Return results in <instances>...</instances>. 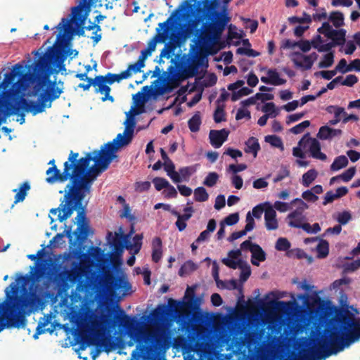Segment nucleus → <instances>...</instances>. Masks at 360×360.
<instances>
[{
  "label": "nucleus",
  "instance_id": "nucleus-1",
  "mask_svg": "<svg viewBox=\"0 0 360 360\" xmlns=\"http://www.w3.org/2000/svg\"><path fill=\"white\" fill-rule=\"evenodd\" d=\"M117 150L111 144L105 143L100 150L86 153L78 159L79 153L70 152L68 160L64 163L63 172L53 166L46 171V181L49 184L63 183L67 184L68 202L77 205L81 199L91 192V186L96 178L105 171L112 160L117 157Z\"/></svg>",
  "mask_w": 360,
  "mask_h": 360
},
{
  "label": "nucleus",
  "instance_id": "nucleus-2",
  "mask_svg": "<svg viewBox=\"0 0 360 360\" xmlns=\"http://www.w3.org/2000/svg\"><path fill=\"white\" fill-rule=\"evenodd\" d=\"M30 279L21 276L18 282H12L6 289V300L0 303V332L5 328H24L25 316L42 310L48 292L39 284L32 283L29 288Z\"/></svg>",
  "mask_w": 360,
  "mask_h": 360
},
{
  "label": "nucleus",
  "instance_id": "nucleus-3",
  "mask_svg": "<svg viewBox=\"0 0 360 360\" xmlns=\"http://www.w3.org/2000/svg\"><path fill=\"white\" fill-rule=\"evenodd\" d=\"M114 319L115 322L105 317L102 320L108 326L116 323L137 344L131 354V360H144L148 356L165 348L168 344L169 335L165 330L159 328L148 332L140 328L136 318L127 315L119 307L114 311Z\"/></svg>",
  "mask_w": 360,
  "mask_h": 360
},
{
  "label": "nucleus",
  "instance_id": "nucleus-4",
  "mask_svg": "<svg viewBox=\"0 0 360 360\" xmlns=\"http://www.w3.org/2000/svg\"><path fill=\"white\" fill-rule=\"evenodd\" d=\"M66 55L64 49L60 46L49 48L44 54L32 65L28 67L29 72L22 74L19 72L18 80L12 84L8 90L4 91L0 95V101L4 103L11 102L12 99L20 98V91L26 90L34 81L44 82L53 72V68L58 69V72L66 71L64 61Z\"/></svg>",
  "mask_w": 360,
  "mask_h": 360
},
{
  "label": "nucleus",
  "instance_id": "nucleus-5",
  "mask_svg": "<svg viewBox=\"0 0 360 360\" xmlns=\"http://www.w3.org/2000/svg\"><path fill=\"white\" fill-rule=\"evenodd\" d=\"M209 18L212 20L213 22L204 23L200 29H198V25L202 20V16L197 15L193 18L188 19L185 24L181 25L182 28L179 35L184 39L188 38L192 34L197 36L205 32L207 26L210 27L214 32H217L219 35L230 21V18L226 11L220 13L214 12Z\"/></svg>",
  "mask_w": 360,
  "mask_h": 360
},
{
  "label": "nucleus",
  "instance_id": "nucleus-6",
  "mask_svg": "<svg viewBox=\"0 0 360 360\" xmlns=\"http://www.w3.org/2000/svg\"><path fill=\"white\" fill-rule=\"evenodd\" d=\"M76 325L79 330L81 349H84L85 345H104V330L105 329L99 322L91 320V318L82 314L76 320Z\"/></svg>",
  "mask_w": 360,
  "mask_h": 360
},
{
  "label": "nucleus",
  "instance_id": "nucleus-7",
  "mask_svg": "<svg viewBox=\"0 0 360 360\" xmlns=\"http://www.w3.org/2000/svg\"><path fill=\"white\" fill-rule=\"evenodd\" d=\"M68 189H65L64 198L61 200V202L58 207L52 208L50 210V213L52 214H58V219L63 222L69 217H71L75 210L77 211V215L75 217V221L77 224L79 223H88L86 215V204L82 205V200L81 199L77 205L75 206V203H70L68 202Z\"/></svg>",
  "mask_w": 360,
  "mask_h": 360
},
{
  "label": "nucleus",
  "instance_id": "nucleus-8",
  "mask_svg": "<svg viewBox=\"0 0 360 360\" xmlns=\"http://www.w3.org/2000/svg\"><path fill=\"white\" fill-rule=\"evenodd\" d=\"M132 286L126 275L111 276L103 283V289L111 297L118 300L132 292Z\"/></svg>",
  "mask_w": 360,
  "mask_h": 360
},
{
  "label": "nucleus",
  "instance_id": "nucleus-9",
  "mask_svg": "<svg viewBox=\"0 0 360 360\" xmlns=\"http://www.w3.org/2000/svg\"><path fill=\"white\" fill-rule=\"evenodd\" d=\"M8 108L9 112L12 114H18V111L21 109L30 112L33 115L41 113L44 111L48 105L46 102L39 101L36 103L34 101H27L25 98L20 97L17 99H12L8 103H4Z\"/></svg>",
  "mask_w": 360,
  "mask_h": 360
},
{
  "label": "nucleus",
  "instance_id": "nucleus-10",
  "mask_svg": "<svg viewBox=\"0 0 360 360\" xmlns=\"http://www.w3.org/2000/svg\"><path fill=\"white\" fill-rule=\"evenodd\" d=\"M181 16V11L176 10L165 22L159 23V27L156 29L158 34L148 42V47L146 49L151 53L155 49L157 42H163L167 38L169 30L176 25V19Z\"/></svg>",
  "mask_w": 360,
  "mask_h": 360
},
{
  "label": "nucleus",
  "instance_id": "nucleus-11",
  "mask_svg": "<svg viewBox=\"0 0 360 360\" xmlns=\"http://www.w3.org/2000/svg\"><path fill=\"white\" fill-rule=\"evenodd\" d=\"M171 300L174 302V304H159L151 311L149 316V322L151 324L160 325L164 323L168 317L179 315L176 308L180 307L182 302Z\"/></svg>",
  "mask_w": 360,
  "mask_h": 360
},
{
  "label": "nucleus",
  "instance_id": "nucleus-12",
  "mask_svg": "<svg viewBox=\"0 0 360 360\" xmlns=\"http://www.w3.org/2000/svg\"><path fill=\"white\" fill-rule=\"evenodd\" d=\"M125 129L123 134H118L117 137L112 141L108 142L117 151L120 148L129 145L133 139L134 128L136 125L135 119L133 116L127 114V119L124 122Z\"/></svg>",
  "mask_w": 360,
  "mask_h": 360
},
{
  "label": "nucleus",
  "instance_id": "nucleus-13",
  "mask_svg": "<svg viewBox=\"0 0 360 360\" xmlns=\"http://www.w3.org/2000/svg\"><path fill=\"white\" fill-rule=\"evenodd\" d=\"M299 145L304 146V150L309 151L313 158L322 161L327 159L326 155L321 151L320 142L316 139L311 137L309 133L303 136L299 141Z\"/></svg>",
  "mask_w": 360,
  "mask_h": 360
},
{
  "label": "nucleus",
  "instance_id": "nucleus-14",
  "mask_svg": "<svg viewBox=\"0 0 360 360\" xmlns=\"http://www.w3.org/2000/svg\"><path fill=\"white\" fill-rule=\"evenodd\" d=\"M193 62L190 60L181 64V72L186 75V77L191 78L198 74L199 68L201 67H207V60L198 54L193 56Z\"/></svg>",
  "mask_w": 360,
  "mask_h": 360
},
{
  "label": "nucleus",
  "instance_id": "nucleus-15",
  "mask_svg": "<svg viewBox=\"0 0 360 360\" xmlns=\"http://www.w3.org/2000/svg\"><path fill=\"white\" fill-rule=\"evenodd\" d=\"M68 281L70 282V270L65 269L56 273L53 283L55 285L58 294L66 292L69 288Z\"/></svg>",
  "mask_w": 360,
  "mask_h": 360
},
{
  "label": "nucleus",
  "instance_id": "nucleus-16",
  "mask_svg": "<svg viewBox=\"0 0 360 360\" xmlns=\"http://www.w3.org/2000/svg\"><path fill=\"white\" fill-rule=\"evenodd\" d=\"M63 92V89L58 86H56L55 82L50 83L44 91L41 93L39 97V101L42 102L49 101V104L47 105L48 108L51 106V103L60 97Z\"/></svg>",
  "mask_w": 360,
  "mask_h": 360
},
{
  "label": "nucleus",
  "instance_id": "nucleus-17",
  "mask_svg": "<svg viewBox=\"0 0 360 360\" xmlns=\"http://www.w3.org/2000/svg\"><path fill=\"white\" fill-rule=\"evenodd\" d=\"M285 295V292H281L279 296L274 292H270L268 295H266L265 299H269V296H272L274 298V300L269 301V304L270 306H272L274 307L275 309L277 310H283L285 311H291L292 309V307L295 306V302H285V301H277V299L278 297H283Z\"/></svg>",
  "mask_w": 360,
  "mask_h": 360
},
{
  "label": "nucleus",
  "instance_id": "nucleus-18",
  "mask_svg": "<svg viewBox=\"0 0 360 360\" xmlns=\"http://www.w3.org/2000/svg\"><path fill=\"white\" fill-rule=\"evenodd\" d=\"M130 238V233L122 236L124 247L126 249L133 251L134 254H138L141 248L143 236L141 234H136L132 238V242Z\"/></svg>",
  "mask_w": 360,
  "mask_h": 360
},
{
  "label": "nucleus",
  "instance_id": "nucleus-19",
  "mask_svg": "<svg viewBox=\"0 0 360 360\" xmlns=\"http://www.w3.org/2000/svg\"><path fill=\"white\" fill-rule=\"evenodd\" d=\"M229 131L226 129L221 130H210L209 139L211 145L215 148H220L222 144L227 140Z\"/></svg>",
  "mask_w": 360,
  "mask_h": 360
},
{
  "label": "nucleus",
  "instance_id": "nucleus-20",
  "mask_svg": "<svg viewBox=\"0 0 360 360\" xmlns=\"http://www.w3.org/2000/svg\"><path fill=\"white\" fill-rule=\"evenodd\" d=\"M106 84H108L106 82V79L102 75L96 76L94 79H93V86L98 87V89H96V92H100L101 94H105V97H103L102 100L103 101L106 100L113 101V97L110 96V88L106 85Z\"/></svg>",
  "mask_w": 360,
  "mask_h": 360
},
{
  "label": "nucleus",
  "instance_id": "nucleus-21",
  "mask_svg": "<svg viewBox=\"0 0 360 360\" xmlns=\"http://www.w3.org/2000/svg\"><path fill=\"white\" fill-rule=\"evenodd\" d=\"M23 68V65L20 63L14 65L11 71L5 74L4 79L0 84V89H4V91L7 90L6 88L10 84H13V82L14 81L15 77L18 76L19 72H20Z\"/></svg>",
  "mask_w": 360,
  "mask_h": 360
},
{
  "label": "nucleus",
  "instance_id": "nucleus-22",
  "mask_svg": "<svg viewBox=\"0 0 360 360\" xmlns=\"http://www.w3.org/2000/svg\"><path fill=\"white\" fill-rule=\"evenodd\" d=\"M264 221L265 226L267 230H276L278 229V222L276 219V212L273 209L272 206L269 208H266L264 212Z\"/></svg>",
  "mask_w": 360,
  "mask_h": 360
},
{
  "label": "nucleus",
  "instance_id": "nucleus-23",
  "mask_svg": "<svg viewBox=\"0 0 360 360\" xmlns=\"http://www.w3.org/2000/svg\"><path fill=\"white\" fill-rule=\"evenodd\" d=\"M342 133L341 129H333L327 125L320 127L317 134V137L321 140H329L333 138L341 135Z\"/></svg>",
  "mask_w": 360,
  "mask_h": 360
},
{
  "label": "nucleus",
  "instance_id": "nucleus-24",
  "mask_svg": "<svg viewBox=\"0 0 360 360\" xmlns=\"http://www.w3.org/2000/svg\"><path fill=\"white\" fill-rule=\"evenodd\" d=\"M312 47L317 49L319 52H332L331 49L335 47L332 41L325 42L320 35H316L312 39Z\"/></svg>",
  "mask_w": 360,
  "mask_h": 360
},
{
  "label": "nucleus",
  "instance_id": "nucleus-25",
  "mask_svg": "<svg viewBox=\"0 0 360 360\" xmlns=\"http://www.w3.org/2000/svg\"><path fill=\"white\" fill-rule=\"evenodd\" d=\"M296 58H292V62L297 68H301L304 70H309L311 68L313 64L309 57L303 55L299 52H295L293 54Z\"/></svg>",
  "mask_w": 360,
  "mask_h": 360
},
{
  "label": "nucleus",
  "instance_id": "nucleus-26",
  "mask_svg": "<svg viewBox=\"0 0 360 360\" xmlns=\"http://www.w3.org/2000/svg\"><path fill=\"white\" fill-rule=\"evenodd\" d=\"M124 235V234H118L115 233V236H113L112 232L108 233V242L115 251H121L122 250L123 246H124L122 238V236H123Z\"/></svg>",
  "mask_w": 360,
  "mask_h": 360
},
{
  "label": "nucleus",
  "instance_id": "nucleus-27",
  "mask_svg": "<svg viewBox=\"0 0 360 360\" xmlns=\"http://www.w3.org/2000/svg\"><path fill=\"white\" fill-rule=\"evenodd\" d=\"M198 36V45L201 48L205 49H210L217 41L218 36L215 35L214 32H212L207 35H202L200 34Z\"/></svg>",
  "mask_w": 360,
  "mask_h": 360
},
{
  "label": "nucleus",
  "instance_id": "nucleus-28",
  "mask_svg": "<svg viewBox=\"0 0 360 360\" xmlns=\"http://www.w3.org/2000/svg\"><path fill=\"white\" fill-rule=\"evenodd\" d=\"M254 247L255 248L251 250V262L254 266H259L260 262L266 259V253L259 245Z\"/></svg>",
  "mask_w": 360,
  "mask_h": 360
},
{
  "label": "nucleus",
  "instance_id": "nucleus-29",
  "mask_svg": "<svg viewBox=\"0 0 360 360\" xmlns=\"http://www.w3.org/2000/svg\"><path fill=\"white\" fill-rule=\"evenodd\" d=\"M162 240L159 237H155L152 241V260L158 263L162 258Z\"/></svg>",
  "mask_w": 360,
  "mask_h": 360
},
{
  "label": "nucleus",
  "instance_id": "nucleus-30",
  "mask_svg": "<svg viewBox=\"0 0 360 360\" xmlns=\"http://www.w3.org/2000/svg\"><path fill=\"white\" fill-rule=\"evenodd\" d=\"M84 276L83 269L81 267L79 262H73L72 264V269L70 270V283H75L81 280Z\"/></svg>",
  "mask_w": 360,
  "mask_h": 360
},
{
  "label": "nucleus",
  "instance_id": "nucleus-31",
  "mask_svg": "<svg viewBox=\"0 0 360 360\" xmlns=\"http://www.w3.org/2000/svg\"><path fill=\"white\" fill-rule=\"evenodd\" d=\"M245 152L251 153L255 158L257 157L258 151L260 150V145L258 139L255 137H250L245 141Z\"/></svg>",
  "mask_w": 360,
  "mask_h": 360
},
{
  "label": "nucleus",
  "instance_id": "nucleus-32",
  "mask_svg": "<svg viewBox=\"0 0 360 360\" xmlns=\"http://www.w3.org/2000/svg\"><path fill=\"white\" fill-rule=\"evenodd\" d=\"M89 231L90 227L88 223H79L73 234L75 236L76 240L80 242L88 236Z\"/></svg>",
  "mask_w": 360,
  "mask_h": 360
},
{
  "label": "nucleus",
  "instance_id": "nucleus-33",
  "mask_svg": "<svg viewBox=\"0 0 360 360\" xmlns=\"http://www.w3.org/2000/svg\"><path fill=\"white\" fill-rule=\"evenodd\" d=\"M30 189V185L28 181L22 183L19 188L14 189L13 192L16 193L15 195V203L22 202Z\"/></svg>",
  "mask_w": 360,
  "mask_h": 360
},
{
  "label": "nucleus",
  "instance_id": "nucleus-34",
  "mask_svg": "<svg viewBox=\"0 0 360 360\" xmlns=\"http://www.w3.org/2000/svg\"><path fill=\"white\" fill-rule=\"evenodd\" d=\"M326 110L328 113H333L336 115V119L329 121L330 125H335L341 120L342 114H346L345 109L342 107L337 105H329L327 107Z\"/></svg>",
  "mask_w": 360,
  "mask_h": 360
},
{
  "label": "nucleus",
  "instance_id": "nucleus-35",
  "mask_svg": "<svg viewBox=\"0 0 360 360\" xmlns=\"http://www.w3.org/2000/svg\"><path fill=\"white\" fill-rule=\"evenodd\" d=\"M346 30L345 29L335 30L330 36L334 46H341L345 43Z\"/></svg>",
  "mask_w": 360,
  "mask_h": 360
},
{
  "label": "nucleus",
  "instance_id": "nucleus-36",
  "mask_svg": "<svg viewBox=\"0 0 360 360\" xmlns=\"http://www.w3.org/2000/svg\"><path fill=\"white\" fill-rule=\"evenodd\" d=\"M328 20L331 22L333 26L336 28H340L344 25V15L342 13L338 11H333L330 13L328 17Z\"/></svg>",
  "mask_w": 360,
  "mask_h": 360
},
{
  "label": "nucleus",
  "instance_id": "nucleus-37",
  "mask_svg": "<svg viewBox=\"0 0 360 360\" xmlns=\"http://www.w3.org/2000/svg\"><path fill=\"white\" fill-rule=\"evenodd\" d=\"M267 76L270 79V84L274 86L283 85L286 82V80L280 77V75L276 69H269L267 70Z\"/></svg>",
  "mask_w": 360,
  "mask_h": 360
},
{
  "label": "nucleus",
  "instance_id": "nucleus-38",
  "mask_svg": "<svg viewBox=\"0 0 360 360\" xmlns=\"http://www.w3.org/2000/svg\"><path fill=\"white\" fill-rule=\"evenodd\" d=\"M198 269V265L191 260L186 261L179 269V275L184 277L195 271Z\"/></svg>",
  "mask_w": 360,
  "mask_h": 360
},
{
  "label": "nucleus",
  "instance_id": "nucleus-39",
  "mask_svg": "<svg viewBox=\"0 0 360 360\" xmlns=\"http://www.w3.org/2000/svg\"><path fill=\"white\" fill-rule=\"evenodd\" d=\"M318 172L314 169H311L302 175V184L304 187H309L316 179Z\"/></svg>",
  "mask_w": 360,
  "mask_h": 360
},
{
  "label": "nucleus",
  "instance_id": "nucleus-40",
  "mask_svg": "<svg viewBox=\"0 0 360 360\" xmlns=\"http://www.w3.org/2000/svg\"><path fill=\"white\" fill-rule=\"evenodd\" d=\"M316 251L319 258H325L329 252V243L326 240L320 239L316 245Z\"/></svg>",
  "mask_w": 360,
  "mask_h": 360
},
{
  "label": "nucleus",
  "instance_id": "nucleus-41",
  "mask_svg": "<svg viewBox=\"0 0 360 360\" xmlns=\"http://www.w3.org/2000/svg\"><path fill=\"white\" fill-rule=\"evenodd\" d=\"M348 165V159L345 155H340L335 158L330 165L332 171H338Z\"/></svg>",
  "mask_w": 360,
  "mask_h": 360
},
{
  "label": "nucleus",
  "instance_id": "nucleus-42",
  "mask_svg": "<svg viewBox=\"0 0 360 360\" xmlns=\"http://www.w3.org/2000/svg\"><path fill=\"white\" fill-rule=\"evenodd\" d=\"M201 118L198 112L195 113L188 120V128L192 132H197L200 129Z\"/></svg>",
  "mask_w": 360,
  "mask_h": 360
},
{
  "label": "nucleus",
  "instance_id": "nucleus-43",
  "mask_svg": "<svg viewBox=\"0 0 360 360\" xmlns=\"http://www.w3.org/2000/svg\"><path fill=\"white\" fill-rule=\"evenodd\" d=\"M198 165H191L188 167H181L179 169V172L182 179L188 181L190 176L197 171Z\"/></svg>",
  "mask_w": 360,
  "mask_h": 360
},
{
  "label": "nucleus",
  "instance_id": "nucleus-44",
  "mask_svg": "<svg viewBox=\"0 0 360 360\" xmlns=\"http://www.w3.org/2000/svg\"><path fill=\"white\" fill-rule=\"evenodd\" d=\"M208 198L209 195L204 187L200 186L194 190V199L195 201L200 202H205Z\"/></svg>",
  "mask_w": 360,
  "mask_h": 360
},
{
  "label": "nucleus",
  "instance_id": "nucleus-45",
  "mask_svg": "<svg viewBox=\"0 0 360 360\" xmlns=\"http://www.w3.org/2000/svg\"><path fill=\"white\" fill-rule=\"evenodd\" d=\"M272 205L269 202L260 203L253 207L251 215L256 219H260L264 211V207L269 208Z\"/></svg>",
  "mask_w": 360,
  "mask_h": 360
},
{
  "label": "nucleus",
  "instance_id": "nucleus-46",
  "mask_svg": "<svg viewBox=\"0 0 360 360\" xmlns=\"http://www.w3.org/2000/svg\"><path fill=\"white\" fill-rule=\"evenodd\" d=\"M334 63V53L329 52L326 53L323 60L319 63V68H328L332 66Z\"/></svg>",
  "mask_w": 360,
  "mask_h": 360
},
{
  "label": "nucleus",
  "instance_id": "nucleus-47",
  "mask_svg": "<svg viewBox=\"0 0 360 360\" xmlns=\"http://www.w3.org/2000/svg\"><path fill=\"white\" fill-rule=\"evenodd\" d=\"M72 229L70 226L67 227V229L64 231L63 233H57L51 240V243L52 244H59L60 241L63 240L65 236H66L70 240H72Z\"/></svg>",
  "mask_w": 360,
  "mask_h": 360
},
{
  "label": "nucleus",
  "instance_id": "nucleus-48",
  "mask_svg": "<svg viewBox=\"0 0 360 360\" xmlns=\"http://www.w3.org/2000/svg\"><path fill=\"white\" fill-rule=\"evenodd\" d=\"M262 111L265 112V115H269L270 118H275L278 115L275 104L272 102L265 103L262 108Z\"/></svg>",
  "mask_w": 360,
  "mask_h": 360
},
{
  "label": "nucleus",
  "instance_id": "nucleus-49",
  "mask_svg": "<svg viewBox=\"0 0 360 360\" xmlns=\"http://www.w3.org/2000/svg\"><path fill=\"white\" fill-rule=\"evenodd\" d=\"M223 264H224L228 267L236 269L237 268H242L244 266L245 262L241 259H230L229 258H224L222 259Z\"/></svg>",
  "mask_w": 360,
  "mask_h": 360
},
{
  "label": "nucleus",
  "instance_id": "nucleus-50",
  "mask_svg": "<svg viewBox=\"0 0 360 360\" xmlns=\"http://www.w3.org/2000/svg\"><path fill=\"white\" fill-rule=\"evenodd\" d=\"M224 105H218L214 112V120L216 123H220L225 120Z\"/></svg>",
  "mask_w": 360,
  "mask_h": 360
},
{
  "label": "nucleus",
  "instance_id": "nucleus-51",
  "mask_svg": "<svg viewBox=\"0 0 360 360\" xmlns=\"http://www.w3.org/2000/svg\"><path fill=\"white\" fill-rule=\"evenodd\" d=\"M219 179V174L215 172L208 173L203 181V184L207 187L214 186Z\"/></svg>",
  "mask_w": 360,
  "mask_h": 360
},
{
  "label": "nucleus",
  "instance_id": "nucleus-52",
  "mask_svg": "<svg viewBox=\"0 0 360 360\" xmlns=\"http://www.w3.org/2000/svg\"><path fill=\"white\" fill-rule=\"evenodd\" d=\"M290 246L291 244L287 238L281 237L276 240L275 248L278 251H286Z\"/></svg>",
  "mask_w": 360,
  "mask_h": 360
},
{
  "label": "nucleus",
  "instance_id": "nucleus-53",
  "mask_svg": "<svg viewBox=\"0 0 360 360\" xmlns=\"http://www.w3.org/2000/svg\"><path fill=\"white\" fill-rule=\"evenodd\" d=\"M184 299V303L186 307L191 309H196L199 307L200 300L198 297H195L194 292H193L191 297H188L186 295H185Z\"/></svg>",
  "mask_w": 360,
  "mask_h": 360
},
{
  "label": "nucleus",
  "instance_id": "nucleus-54",
  "mask_svg": "<svg viewBox=\"0 0 360 360\" xmlns=\"http://www.w3.org/2000/svg\"><path fill=\"white\" fill-rule=\"evenodd\" d=\"M334 30L335 29H333L330 22L327 21L323 22L322 25L318 28V32L327 37H330Z\"/></svg>",
  "mask_w": 360,
  "mask_h": 360
},
{
  "label": "nucleus",
  "instance_id": "nucleus-55",
  "mask_svg": "<svg viewBox=\"0 0 360 360\" xmlns=\"http://www.w3.org/2000/svg\"><path fill=\"white\" fill-rule=\"evenodd\" d=\"M264 140L274 147L283 148L281 139L276 135H267L265 136Z\"/></svg>",
  "mask_w": 360,
  "mask_h": 360
},
{
  "label": "nucleus",
  "instance_id": "nucleus-56",
  "mask_svg": "<svg viewBox=\"0 0 360 360\" xmlns=\"http://www.w3.org/2000/svg\"><path fill=\"white\" fill-rule=\"evenodd\" d=\"M352 219V214L349 211H343L338 214L336 220L340 225H345Z\"/></svg>",
  "mask_w": 360,
  "mask_h": 360
},
{
  "label": "nucleus",
  "instance_id": "nucleus-57",
  "mask_svg": "<svg viewBox=\"0 0 360 360\" xmlns=\"http://www.w3.org/2000/svg\"><path fill=\"white\" fill-rule=\"evenodd\" d=\"M153 183L154 184L155 189L158 191L169 186V181L167 179L162 177L154 178L153 179Z\"/></svg>",
  "mask_w": 360,
  "mask_h": 360
},
{
  "label": "nucleus",
  "instance_id": "nucleus-58",
  "mask_svg": "<svg viewBox=\"0 0 360 360\" xmlns=\"http://www.w3.org/2000/svg\"><path fill=\"white\" fill-rule=\"evenodd\" d=\"M68 41H69V38L65 33H63V34L60 33L58 34L57 39H56L57 45H55L52 48H55V47H58V46L63 47L64 49L65 55L67 56L68 54H67V52L65 50V44H67L68 43Z\"/></svg>",
  "mask_w": 360,
  "mask_h": 360
},
{
  "label": "nucleus",
  "instance_id": "nucleus-59",
  "mask_svg": "<svg viewBox=\"0 0 360 360\" xmlns=\"http://www.w3.org/2000/svg\"><path fill=\"white\" fill-rule=\"evenodd\" d=\"M169 77L171 80H175L179 78L182 75H186L181 72V68L179 69L172 65H170L168 69Z\"/></svg>",
  "mask_w": 360,
  "mask_h": 360
},
{
  "label": "nucleus",
  "instance_id": "nucleus-60",
  "mask_svg": "<svg viewBox=\"0 0 360 360\" xmlns=\"http://www.w3.org/2000/svg\"><path fill=\"white\" fill-rule=\"evenodd\" d=\"M239 221V214L237 212L232 213L226 217L221 223H224V225L232 226L237 224Z\"/></svg>",
  "mask_w": 360,
  "mask_h": 360
},
{
  "label": "nucleus",
  "instance_id": "nucleus-61",
  "mask_svg": "<svg viewBox=\"0 0 360 360\" xmlns=\"http://www.w3.org/2000/svg\"><path fill=\"white\" fill-rule=\"evenodd\" d=\"M356 173V168L354 167H349L343 173L339 175L340 179H342L345 182L349 181L352 177L354 176Z\"/></svg>",
  "mask_w": 360,
  "mask_h": 360
},
{
  "label": "nucleus",
  "instance_id": "nucleus-62",
  "mask_svg": "<svg viewBox=\"0 0 360 360\" xmlns=\"http://www.w3.org/2000/svg\"><path fill=\"white\" fill-rule=\"evenodd\" d=\"M335 69L337 72L342 74L352 71V68L347 65V60L345 58H342L339 61Z\"/></svg>",
  "mask_w": 360,
  "mask_h": 360
},
{
  "label": "nucleus",
  "instance_id": "nucleus-63",
  "mask_svg": "<svg viewBox=\"0 0 360 360\" xmlns=\"http://www.w3.org/2000/svg\"><path fill=\"white\" fill-rule=\"evenodd\" d=\"M310 125L309 120L303 121L302 122L295 125L290 129V131L294 134H299L302 133L306 128Z\"/></svg>",
  "mask_w": 360,
  "mask_h": 360
},
{
  "label": "nucleus",
  "instance_id": "nucleus-64",
  "mask_svg": "<svg viewBox=\"0 0 360 360\" xmlns=\"http://www.w3.org/2000/svg\"><path fill=\"white\" fill-rule=\"evenodd\" d=\"M273 209L276 211L285 212L290 209V204L281 201H276L272 205Z\"/></svg>",
  "mask_w": 360,
  "mask_h": 360
}]
</instances>
